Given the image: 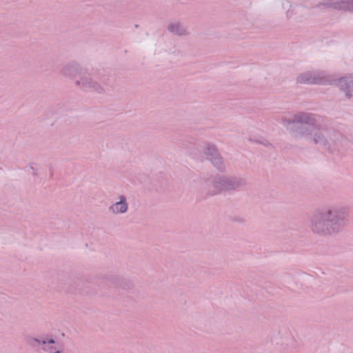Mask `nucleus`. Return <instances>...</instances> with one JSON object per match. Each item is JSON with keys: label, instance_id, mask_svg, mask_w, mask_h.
Segmentation results:
<instances>
[{"label": "nucleus", "instance_id": "nucleus-1", "mask_svg": "<svg viewBox=\"0 0 353 353\" xmlns=\"http://www.w3.org/2000/svg\"><path fill=\"white\" fill-rule=\"evenodd\" d=\"M283 125L296 140H305L327 147L331 150H340L343 139L341 134L330 132L324 128L317 117L309 113H299L292 119H284Z\"/></svg>", "mask_w": 353, "mask_h": 353}, {"label": "nucleus", "instance_id": "nucleus-2", "mask_svg": "<svg viewBox=\"0 0 353 353\" xmlns=\"http://www.w3.org/2000/svg\"><path fill=\"white\" fill-rule=\"evenodd\" d=\"M349 208L345 205H332L314 210L309 221L312 234L320 237L338 235L348 222Z\"/></svg>", "mask_w": 353, "mask_h": 353}, {"label": "nucleus", "instance_id": "nucleus-3", "mask_svg": "<svg viewBox=\"0 0 353 353\" xmlns=\"http://www.w3.org/2000/svg\"><path fill=\"white\" fill-rule=\"evenodd\" d=\"M245 184V180L239 176L221 175L215 178L214 185L220 190H237Z\"/></svg>", "mask_w": 353, "mask_h": 353}, {"label": "nucleus", "instance_id": "nucleus-4", "mask_svg": "<svg viewBox=\"0 0 353 353\" xmlns=\"http://www.w3.org/2000/svg\"><path fill=\"white\" fill-rule=\"evenodd\" d=\"M297 82L300 83H313L325 85L332 83V76L325 73L312 74L310 72H305L298 75Z\"/></svg>", "mask_w": 353, "mask_h": 353}, {"label": "nucleus", "instance_id": "nucleus-5", "mask_svg": "<svg viewBox=\"0 0 353 353\" xmlns=\"http://www.w3.org/2000/svg\"><path fill=\"white\" fill-rule=\"evenodd\" d=\"M332 83L327 85H336L347 99L353 97V74H348L337 79L332 77Z\"/></svg>", "mask_w": 353, "mask_h": 353}, {"label": "nucleus", "instance_id": "nucleus-6", "mask_svg": "<svg viewBox=\"0 0 353 353\" xmlns=\"http://www.w3.org/2000/svg\"><path fill=\"white\" fill-rule=\"evenodd\" d=\"M283 11L288 19H298L303 17L306 11V8L301 4L292 3L285 1L282 3Z\"/></svg>", "mask_w": 353, "mask_h": 353}, {"label": "nucleus", "instance_id": "nucleus-7", "mask_svg": "<svg viewBox=\"0 0 353 353\" xmlns=\"http://www.w3.org/2000/svg\"><path fill=\"white\" fill-rule=\"evenodd\" d=\"M82 70L83 68L79 63L70 61L61 67L60 74L63 77L71 79L75 83Z\"/></svg>", "mask_w": 353, "mask_h": 353}, {"label": "nucleus", "instance_id": "nucleus-8", "mask_svg": "<svg viewBox=\"0 0 353 353\" xmlns=\"http://www.w3.org/2000/svg\"><path fill=\"white\" fill-rule=\"evenodd\" d=\"M74 84L81 89H91L98 92L102 90L101 85L90 76L84 73L83 70Z\"/></svg>", "mask_w": 353, "mask_h": 353}, {"label": "nucleus", "instance_id": "nucleus-9", "mask_svg": "<svg viewBox=\"0 0 353 353\" xmlns=\"http://www.w3.org/2000/svg\"><path fill=\"white\" fill-rule=\"evenodd\" d=\"M37 346L42 351L41 353H61L62 347L59 343L52 339H36Z\"/></svg>", "mask_w": 353, "mask_h": 353}, {"label": "nucleus", "instance_id": "nucleus-10", "mask_svg": "<svg viewBox=\"0 0 353 353\" xmlns=\"http://www.w3.org/2000/svg\"><path fill=\"white\" fill-rule=\"evenodd\" d=\"M290 335L291 334L285 330H279L274 332L271 337V341L277 345L285 346L288 344V339Z\"/></svg>", "mask_w": 353, "mask_h": 353}, {"label": "nucleus", "instance_id": "nucleus-11", "mask_svg": "<svg viewBox=\"0 0 353 353\" xmlns=\"http://www.w3.org/2000/svg\"><path fill=\"white\" fill-rule=\"evenodd\" d=\"M128 210V203L125 196H120V200L111 205L108 210L111 214H119L125 213Z\"/></svg>", "mask_w": 353, "mask_h": 353}, {"label": "nucleus", "instance_id": "nucleus-12", "mask_svg": "<svg viewBox=\"0 0 353 353\" xmlns=\"http://www.w3.org/2000/svg\"><path fill=\"white\" fill-rule=\"evenodd\" d=\"M326 5L334 9L353 11V0H331Z\"/></svg>", "mask_w": 353, "mask_h": 353}, {"label": "nucleus", "instance_id": "nucleus-13", "mask_svg": "<svg viewBox=\"0 0 353 353\" xmlns=\"http://www.w3.org/2000/svg\"><path fill=\"white\" fill-rule=\"evenodd\" d=\"M168 30L172 34L177 36H187L189 34L188 28L179 21L170 22L168 26Z\"/></svg>", "mask_w": 353, "mask_h": 353}, {"label": "nucleus", "instance_id": "nucleus-14", "mask_svg": "<svg viewBox=\"0 0 353 353\" xmlns=\"http://www.w3.org/2000/svg\"><path fill=\"white\" fill-rule=\"evenodd\" d=\"M203 152L207 157L208 159L210 160V159L214 157L218 154H219L216 148V147L214 145L207 143L205 145Z\"/></svg>", "mask_w": 353, "mask_h": 353}, {"label": "nucleus", "instance_id": "nucleus-15", "mask_svg": "<svg viewBox=\"0 0 353 353\" xmlns=\"http://www.w3.org/2000/svg\"><path fill=\"white\" fill-rule=\"evenodd\" d=\"M209 161L220 171H223L225 168L222 157L218 154L214 157L210 159Z\"/></svg>", "mask_w": 353, "mask_h": 353}]
</instances>
